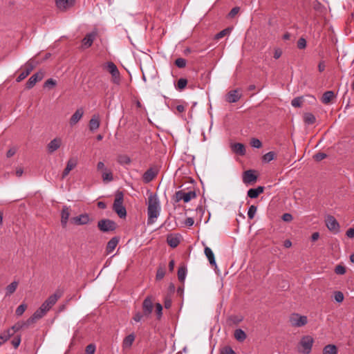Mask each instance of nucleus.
<instances>
[{
    "label": "nucleus",
    "mask_w": 354,
    "mask_h": 354,
    "mask_svg": "<svg viewBox=\"0 0 354 354\" xmlns=\"http://www.w3.org/2000/svg\"><path fill=\"white\" fill-rule=\"evenodd\" d=\"M147 205V224H153L161 212L160 202L156 194L150 192L148 196Z\"/></svg>",
    "instance_id": "1"
},
{
    "label": "nucleus",
    "mask_w": 354,
    "mask_h": 354,
    "mask_svg": "<svg viewBox=\"0 0 354 354\" xmlns=\"http://www.w3.org/2000/svg\"><path fill=\"white\" fill-rule=\"evenodd\" d=\"M61 295L55 293L50 295L37 309L33 315L27 320V324L35 322L37 319L42 318L46 313L56 304Z\"/></svg>",
    "instance_id": "2"
},
{
    "label": "nucleus",
    "mask_w": 354,
    "mask_h": 354,
    "mask_svg": "<svg viewBox=\"0 0 354 354\" xmlns=\"http://www.w3.org/2000/svg\"><path fill=\"white\" fill-rule=\"evenodd\" d=\"M313 343V337L310 335L303 336L297 344V351L302 354H309L312 351Z\"/></svg>",
    "instance_id": "3"
},
{
    "label": "nucleus",
    "mask_w": 354,
    "mask_h": 354,
    "mask_svg": "<svg viewBox=\"0 0 354 354\" xmlns=\"http://www.w3.org/2000/svg\"><path fill=\"white\" fill-rule=\"evenodd\" d=\"M123 194L120 192L115 195V198L113 203V210L120 218H124L127 215V211L123 205Z\"/></svg>",
    "instance_id": "4"
},
{
    "label": "nucleus",
    "mask_w": 354,
    "mask_h": 354,
    "mask_svg": "<svg viewBox=\"0 0 354 354\" xmlns=\"http://www.w3.org/2000/svg\"><path fill=\"white\" fill-rule=\"evenodd\" d=\"M196 192L194 191L185 192L183 190H179L176 192L174 195V201L178 203L180 201H183L185 203L189 202L192 199L196 198Z\"/></svg>",
    "instance_id": "5"
},
{
    "label": "nucleus",
    "mask_w": 354,
    "mask_h": 354,
    "mask_svg": "<svg viewBox=\"0 0 354 354\" xmlns=\"http://www.w3.org/2000/svg\"><path fill=\"white\" fill-rule=\"evenodd\" d=\"M289 322L292 326L301 327L308 323V318L305 315H301L298 313H292L289 317Z\"/></svg>",
    "instance_id": "6"
},
{
    "label": "nucleus",
    "mask_w": 354,
    "mask_h": 354,
    "mask_svg": "<svg viewBox=\"0 0 354 354\" xmlns=\"http://www.w3.org/2000/svg\"><path fill=\"white\" fill-rule=\"evenodd\" d=\"M97 227L103 232L113 231L116 228V224L110 219H102L98 221Z\"/></svg>",
    "instance_id": "7"
},
{
    "label": "nucleus",
    "mask_w": 354,
    "mask_h": 354,
    "mask_svg": "<svg viewBox=\"0 0 354 354\" xmlns=\"http://www.w3.org/2000/svg\"><path fill=\"white\" fill-rule=\"evenodd\" d=\"M106 68L109 72L111 73L113 77V82L114 84H118L120 83V72L116 66V65L112 62H109L106 64Z\"/></svg>",
    "instance_id": "8"
},
{
    "label": "nucleus",
    "mask_w": 354,
    "mask_h": 354,
    "mask_svg": "<svg viewBox=\"0 0 354 354\" xmlns=\"http://www.w3.org/2000/svg\"><path fill=\"white\" fill-rule=\"evenodd\" d=\"M325 223L327 228L334 233L339 232V225L335 218L333 216L328 215L326 217Z\"/></svg>",
    "instance_id": "9"
},
{
    "label": "nucleus",
    "mask_w": 354,
    "mask_h": 354,
    "mask_svg": "<svg viewBox=\"0 0 354 354\" xmlns=\"http://www.w3.org/2000/svg\"><path fill=\"white\" fill-rule=\"evenodd\" d=\"M25 66L26 69L19 74V75L17 77L16 80L17 82H19L24 80L30 73V72L35 68V64L33 61L30 59L26 62Z\"/></svg>",
    "instance_id": "10"
},
{
    "label": "nucleus",
    "mask_w": 354,
    "mask_h": 354,
    "mask_svg": "<svg viewBox=\"0 0 354 354\" xmlns=\"http://www.w3.org/2000/svg\"><path fill=\"white\" fill-rule=\"evenodd\" d=\"M44 77V73L43 71H39L35 74L32 75L26 83V88L30 89L32 88L35 84L41 81Z\"/></svg>",
    "instance_id": "11"
},
{
    "label": "nucleus",
    "mask_w": 354,
    "mask_h": 354,
    "mask_svg": "<svg viewBox=\"0 0 354 354\" xmlns=\"http://www.w3.org/2000/svg\"><path fill=\"white\" fill-rule=\"evenodd\" d=\"M153 304L152 299L150 297L145 299L142 303L143 315L148 317L153 311Z\"/></svg>",
    "instance_id": "12"
},
{
    "label": "nucleus",
    "mask_w": 354,
    "mask_h": 354,
    "mask_svg": "<svg viewBox=\"0 0 354 354\" xmlns=\"http://www.w3.org/2000/svg\"><path fill=\"white\" fill-rule=\"evenodd\" d=\"M72 221L78 225H83L89 223L91 220L88 214H82L77 216H75L72 218Z\"/></svg>",
    "instance_id": "13"
},
{
    "label": "nucleus",
    "mask_w": 354,
    "mask_h": 354,
    "mask_svg": "<svg viewBox=\"0 0 354 354\" xmlns=\"http://www.w3.org/2000/svg\"><path fill=\"white\" fill-rule=\"evenodd\" d=\"M70 215V207L66 205L63 206L62 209L61 211V224L62 227H64L67 225Z\"/></svg>",
    "instance_id": "14"
},
{
    "label": "nucleus",
    "mask_w": 354,
    "mask_h": 354,
    "mask_svg": "<svg viewBox=\"0 0 354 354\" xmlns=\"http://www.w3.org/2000/svg\"><path fill=\"white\" fill-rule=\"evenodd\" d=\"M97 34L95 32H92L86 35L82 41V46L85 48H89L93 43Z\"/></svg>",
    "instance_id": "15"
},
{
    "label": "nucleus",
    "mask_w": 354,
    "mask_h": 354,
    "mask_svg": "<svg viewBox=\"0 0 354 354\" xmlns=\"http://www.w3.org/2000/svg\"><path fill=\"white\" fill-rule=\"evenodd\" d=\"M257 176L252 170H248L243 173V181L245 184L253 183L257 180Z\"/></svg>",
    "instance_id": "16"
},
{
    "label": "nucleus",
    "mask_w": 354,
    "mask_h": 354,
    "mask_svg": "<svg viewBox=\"0 0 354 354\" xmlns=\"http://www.w3.org/2000/svg\"><path fill=\"white\" fill-rule=\"evenodd\" d=\"M84 115V110L82 108L77 109L75 112L72 115L70 118V125L71 127L75 125L82 118Z\"/></svg>",
    "instance_id": "17"
},
{
    "label": "nucleus",
    "mask_w": 354,
    "mask_h": 354,
    "mask_svg": "<svg viewBox=\"0 0 354 354\" xmlns=\"http://www.w3.org/2000/svg\"><path fill=\"white\" fill-rule=\"evenodd\" d=\"M62 145V139L60 138H55L52 140L47 145V149L49 153H53L57 151Z\"/></svg>",
    "instance_id": "18"
},
{
    "label": "nucleus",
    "mask_w": 354,
    "mask_h": 354,
    "mask_svg": "<svg viewBox=\"0 0 354 354\" xmlns=\"http://www.w3.org/2000/svg\"><path fill=\"white\" fill-rule=\"evenodd\" d=\"M77 164V159L74 158H70L66 163V167L62 173V178H64L66 176H68L69 172L76 167Z\"/></svg>",
    "instance_id": "19"
},
{
    "label": "nucleus",
    "mask_w": 354,
    "mask_h": 354,
    "mask_svg": "<svg viewBox=\"0 0 354 354\" xmlns=\"http://www.w3.org/2000/svg\"><path fill=\"white\" fill-rule=\"evenodd\" d=\"M75 0H56V6L59 10L65 11L71 7Z\"/></svg>",
    "instance_id": "20"
},
{
    "label": "nucleus",
    "mask_w": 354,
    "mask_h": 354,
    "mask_svg": "<svg viewBox=\"0 0 354 354\" xmlns=\"http://www.w3.org/2000/svg\"><path fill=\"white\" fill-rule=\"evenodd\" d=\"M241 95L237 90H232L225 95V100L230 103H234L239 100Z\"/></svg>",
    "instance_id": "21"
},
{
    "label": "nucleus",
    "mask_w": 354,
    "mask_h": 354,
    "mask_svg": "<svg viewBox=\"0 0 354 354\" xmlns=\"http://www.w3.org/2000/svg\"><path fill=\"white\" fill-rule=\"evenodd\" d=\"M100 121L98 115H94L89 121V129L91 131H94L100 127Z\"/></svg>",
    "instance_id": "22"
},
{
    "label": "nucleus",
    "mask_w": 354,
    "mask_h": 354,
    "mask_svg": "<svg viewBox=\"0 0 354 354\" xmlns=\"http://www.w3.org/2000/svg\"><path fill=\"white\" fill-rule=\"evenodd\" d=\"M157 173L152 169H147L143 174L142 178L145 183L151 182L156 176Z\"/></svg>",
    "instance_id": "23"
},
{
    "label": "nucleus",
    "mask_w": 354,
    "mask_h": 354,
    "mask_svg": "<svg viewBox=\"0 0 354 354\" xmlns=\"http://www.w3.org/2000/svg\"><path fill=\"white\" fill-rule=\"evenodd\" d=\"M180 236L178 235H169L167 238V242L168 245L174 248L178 245L180 243Z\"/></svg>",
    "instance_id": "24"
},
{
    "label": "nucleus",
    "mask_w": 354,
    "mask_h": 354,
    "mask_svg": "<svg viewBox=\"0 0 354 354\" xmlns=\"http://www.w3.org/2000/svg\"><path fill=\"white\" fill-rule=\"evenodd\" d=\"M232 150L235 153L244 156L245 154V146L241 143H234L231 146Z\"/></svg>",
    "instance_id": "25"
},
{
    "label": "nucleus",
    "mask_w": 354,
    "mask_h": 354,
    "mask_svg": "<svg viewBox=\"0 0 354 354\" xmlns=\"http://www.w3.org/2000/svg\"><path fill=\"white\" fill-rule=\"evenodd\" d=\"M135 340V335L133 334H130L127 335L123 340L122 342V348L124 350L129 349L132 346L133 342Z\"/></svg>",
    "instance_id": "26"
},
{
    "label": "nucleus",
    "mask_w": 354,
    "mask_h": 354,
    "mask_svg": "<svg viewBox=\"0 0 354 354\" xmlns=\"http://www.w3.org/2000/svg\"><path fill=\"white\" fill-rule=\"evenodd\" d=\"M204 252H205V256L208 259L209 263L212 266H216L214 254L212 250H211V248H209V247H205V250H204Z\"/></svg>",
    "instance_id": "27"
},
{
    "label": "nucleus",
    "mask_w": 354,
    "mask_h": 354,
    "mask_svg": "<svg viewBox=\"0 0 354 354\" xmlns=\"http://www.w3.org/2000/svg\"><path fill=\"white\" fill-rule=\"evenodd\" d=\"M102 178L104 183L112 181L113 180L112 171L106 167V169L102 172Z\"/></svg>",
    "instance_id": "28"
},
{
    "label": "nucleus",
    "mask_w": 354,
    "mask_h": 354,
    "mask_svg": "<svg viewBox=\"0 0 354 354\" xmlns=\"http://www.w3.org/2000/svg\"><path fill=\"white\" fill-rule=\"evenodd\" d=\"M118 243V239L116 237L112 238L107 243L106 248V252L108 254L111 253L116 248Z\"/></svg>",
    "instance_id": "29"
},
{
    "label": "nucleus",
    "mask_w": 354,
    "mask_h": 354,
    "mask_svg": "<svg viewBox=\"0 0 354 354\" xmlns=\"http://www.w3.org/2000/svg\"><path fill=\"white\" fill-rule=\"evenodd\" d=\"M335 93L332 91H328L325 92L322 97V103L327 104L330 102V101L334 98Z\"/></svg>",
    "instance_id": "30"
},
{
    "label": "nucleus",
    "mask_w": 354,
    "mask_h": 354,
    "mask_svg": "<svg viewBox=\"0 0 354 354\" xmlns=\"http://www.w3.org/2000/svg\"><path fill=\"white\" fill-rule=\"evenodd\" d=\"M234 338L240 342H243L247 337L245 333L241 328L236 329L234 333Z\"/></svg>",
    "instance_id": "31"
},
{
    "label": "nucleus",
    "mask_w": 354,
    "mask_h": 354,
    "mask_svg": "<svg viewBox=\"0 0 354 354\" xmlns=\"http://www.w3.org/2000/svg\"><path fill=\"white\" fill-rule=\"evenodd\" d=\"M337 348L334 344H328L323 348V354H337Z\"/></svg>",
    "instance_id": "32"
},
{
    "label": "nucleus",
    "mask_w": 354,
    "mask_h": 354,
    "mask_svg": "<svg viewBox=\"0 0 354 354\" xmlns=\"http://www.w3.org/2000/svg\"><path fill=\"white\" fill-rule=\"evenodd\" d=\"M304 121L308 125L313 124L316 122L315 115L311 113H306L304 115Z\"/></svg>",
    "instance_id": "33"
},
{
    "label": "nucleus",
    "mask_w": 354,
    "mask_h": 354,
    "mask_svg": "<svg viewBox=\"0 0 354 354\" xmlns=\"http://www.w3.org/2000/svg\"><path fill=\"white\" fill-rule=\"evenodd\" d=\"M25 323H17L15 325H13L11 328L6 330L5 331H10V334H12V337L14 335V334L20 330L25 325Z\"/></svg>",
    "instance_id": "34"
},
{
    "label": "nucleus",
    "mask_w": 354,
    "mask_h": 354,
    "mask_svg": "<svg viewBox=\"0 0 354 354\" xmlns=\"http://www.w3.org/2000/svg\"><path fill=\"white\" fill-rule=\"evenodd\" d=\"M17 286L18 283L17 281H13L10 284H9L6 288V295H10L11 294L15 292V290H17Z\"/></svg>",
    "instance_id": "35"
},
{
    "label": "nucleus",
    "mask_w": 354,
    "mask_h": 354,
    "mask_svg": "<svg viewBox=\"0 0 354 354\" xmlns=\"http://www.w3.org/2000/svg\"><path fill=\"white\" fill-rule=\"evenodd\" d=\"M11 337L12 334H10V331H3L0 334V346L6 342Z\"/></svg>",
    "instance_id": "36"
},
{
    "label": "nucleus",
    "mask_w": 354,
    "mask_h": 354,
    "mask_svg": "<svg viewBox=\"0 0 354 354\" xmlns=\"http://www.w3.org/2000/svg\"><path fill=\"white\" fill-rule=\"evenodd\" d=\"M187 275V269L185 267H180L178 270V277L179 281L183 282Z\"/></svg>",
    "instance_id": "37"
},
{
    "label": "nucleus",
    "mask_w": 354,
    "mask_h": 354,
    "mask_svg": "<svg viewBox=\"0 0 354 354\" xmlns=\"http://www.w3.org/2000/svg\"><path fill=\"white\" fill-rule=\"evenodd\" d=\"M276 153L274 151H269L268 153L263 155L262 160L265 162H269L275 158Z\"/></svg>",
    "instance_id": "38"
},
{
    "label": "nucleus",
    "mask_w": 354,
    "mask_h": 354,
    "mask_svg": "<svg viewBox=\"0 0 354 354\" xmlns=\"http://www.w3.org/2000/svg\"><path fill=\"white\" fill-rule=\"evenodd\" d=\"M118 161L121 165H129L131 162V159L127 155H121L118 156Z\"/></svg>",
    "instance_id": "39"
},
{
    "label": "nucleus",
    "mask_w": 354,
    "mask_h": 354,
    "mask_svg": "<svg viewBox=\"0 0 354 354\" xmlns=\"http://www.w3.org/2000/svg\"><path fill=\"white\" fill-rule=\"evenodd\" d=\"M243 320L242 315H232L229 318V321L233 324H238Z\"/></svg>",
    "instance_id": "40"
},
{
    "label": "nucleus",
    "mask_w": 354,
    "mask_h": 354,
    "mask_svg": "<svg viewBox=\"0 0 354 354\" xmlns=\"http://www.w3.org/2000/svg\"><path fill=\"white\" fill-rule=\"evenodd\" d=\"M304 102V97H297L294 98L291 101V105L294 107H300L301 106Z\"/></svg>",
    "instance_id": "41"
},
{
    "label": "nucleus",
    "mask_w": 354,
    "mask_h": 354,
    "mask_svg": "<svg viewBox=\"0 0 354 354\" xmlns=\"http://www.w3.org/2000/svg\"><path fill=\"white\" fill-rule=\"evenodd\" d=\"M26 308H27V306H26V304H21V305H19V306L17 308V309H16V310H15V314H16V315H17V316H21V315L24 314V313L25 312V310H26Z\"/></svg>",
    "instance_id": "42"
},
{
    "label": "nucleus",
    "mask_w": 354,
    "mask_h": 354,
    "mask_svg": "<svg viewBox=\"0 0 354 354\" xmlns=\"http://www.w3.org/2000/svg\"><path fill=\"white\" fill-rule=\"evenodd\" d=\"M257 207L254 205H251L248 212V216L250 219H252L257 212Z\"/></svg>",
    "instance_id": "43"
},
{
    "label": "nucleus",
    "mask_w": 354,
    "mask_h": 354,
    "mask_svg": "<svg viewBox=\"0 0 354 354\" xmlns=\"http://www.w3.org/2000/svg\"><path fill=\"white\" fill-rule=\"evenodd\" d=\"M165 268L163 267H159L158 269L157 270V272H156V279L161 280L165 277Z\"/></svg>",
    "instance_id": "44"
},
{
    "label": "nucleus",
    "mask_w": 354,
    "mask_h": 354,
    "mask_svg": "<svg viewBox=\"0 0 354 354\" xmlns=\"http://www.w3.org/2000/svg\"><path fill=\"white\" fill-rule=\"evenodd\" d=\"M187 84V80H186V79H184V78H180V79L178 80L177 87H178V88H179L180 90L184 89V88L186 87Z\"/></svg>",
    "instance_id": "45"
},
{
    "label": "nucleus",
    "mask_w": 354,
    "mask_h": 354,
    "mask_svg": "<svg viewBox=\"0 0 354 354\" xmlns=\"http://www.w3.org/2000/svg\"><path fill=\"white\" fill-rule=\"evenodd\" d=\"M344 298V295L342 292H340V291L335 292L334 299L337 302L341 303L342 301H343Z\"/></svg>",
    "instance_id": "46"
},
{
    "label": "nucleus",
    "mask_w": 354,
    "mask_h": 354,
    "mask_svg": "<svg viewBox=\"0 0 354 354\" xmlns=\"http://www.w3.org/2000/svg\"><path fill=\"white\" fill-rule=\"evenodd\" d=\"M251 146L254 148L259 149L262 146L261 142L257 138H252L250 142Z\"/></svg>",
    "instance_id": "47"
},
{
    "label": "nucleus",
    "mask_w": 354,
    "mask_h": 354,
    "mask_svg": "<svg viewBox=\"0 0 354 354\" xmlns=\"http://www.w3.org/2000/svg\"><path fill=\"white\" fill-rule=\"evenodd\" d=\"M186 60L184 58H178L175 61V64L178 68H184L186 66Z\"/></svg>",
    "instance_id": "48"
},
{
    "label": "nucleus",
    "mask_w": 354,
    "mask_h": 354,
    "mask_svg": "<svg viewBox=\"0 0 354 354\" xmlns=\"http://www.w3.org/2000/svg\"><path fill=\"white\" fill-rule=\"evenodd\" d=\"M20 343H21V336L20 335H17L16 337H15L11 341V344H12V346H14L15 348H17L19 347V346L20 345Z\"/></svg>",
    "instance_id": "49"
},
{
    "label": "nucleus",
    "mask_w": 354,
    "mask_h": 354,
    "mask_svg": "<svg viewBox=\"0 0 354 354\" xmlns=\"http://www.w3.org/2000/svg\"><path fill=\"white\" fill-rule=\"evenodd\" d=\"M17 149H17V147H10L8 150V151L6 153V157L8 158H10L12 157L16 153V152L17 151Z\"/></svg>",
    "instance_id": "50"
},
{
    "label": "nucleus",
    "mask_w": 354,
    "mask_h": 354,
    "mask_svg": "<svg viewBox=\"0 0 354 354\" xmlns=\"http://www.w3.org/2000/svg\"><path fill=\"white\" fill-rule=\"evenodd\" d=\"M221 354H236V353L231 347L225 346L221 349Z\"/></svg>",
    "instance_id": "51"
},
{
    "label": "nucleus",
    "mask_w": 354,
    "mask_h": 354,
    "mask_svg": "<svg viewBox=\"0 0 354 354\" xmlns=\"http://www.w3.org/2000/svg\"><path fill=\"white\" fill-rule=\"evenodd\" d=\"M95 351V345L93 344H88L86 348V354H94Z\"/></svg>",
    "instance_id": "52"
},
{
    "label": "nucleus",
    "mask_w": 354,
    "mask_h": 354,
    "mask_svg": "<svg viewBox=\"0 0 354 354\" xmlns=\"http://www.w3.org/2000/svg\"><path fill=\"white\" fill-rule=\"evenodd\" d=\"M230 28H226V29L221 30L218 34H216V39H219L223 37L227 34H228L230 32Z\"/></svg>",
    "instance_id": "53"
},
{
    "label": "nucleus",
    "mask_w": 354,
    "mask_h": 354,
    "mask_svg": "<svg viewBox=\"0 0 354 354\" xmlns=\"http://www.w3.org/2000/svg\"><path fill=\"white\" fill-rule=\"evenodd\" d=\"M335 272L337 274H344L346 272V269L343 266L338 265L335 267Z\"/></svg>",
    "instance_id": "54"
},
{
    "label": "nucleus",
    "mask_w": 354,
    "mask_h": 354,
    "mask_svg": "<svg viewBox=\"0 0 354 354\" xmlns=\"http://www.w3.org/2000/svg\"><path fill=\"white\" fill-rule=\"evenodd\" d=\"M306 46V41L304 38H300L297 41V47L299 49H304Z\"/></svg>",
    "instance_id": "55"
},
{
    "label": "nucleus",
    "mask_w": 354,
    "mask_h": 354,
    "mask_svg": "<svg viewBox=\"0 0 354 354\" xmlns=\"http://www.w3.org/2000/svg\"><path fill=\"white\" fill-rule=\"evenodd\" d=\"M156 314H157L158 318H160L162 315V306L160 303L156 304Z\"/></svg>",
    "instance_id": "56"
},
{
    "label": "nucleus",
    "mask_w": 354,
    "mask_h": 354,
    "mask_svg": "<svg viewBox=\"0 0 354 354\" xmlns=\"http://www.w3.org/2000/svg\"><path fill=\"white\" fill-rule=\"evenodd\" d=\"M248 196L251 198H255L258 197L257 192L255 190V189H250L248 191Z\"/></svg>",
    "instance_id": "57"
},
{
    "label": "nucleus",
    "mask_w": 354,
    "mask_h": 354,
    "mask_svg": "<svg viewBox=\"0 0 354 354\" xmlns=\"http://www.w3.org/2000/svg\"><path fill=\"white\" fill-rule=\"evenodd\" d=\"M326 157V154L324 153H318L314 156V159L317 161H321Z\"/></svg>",
    "instance_id": "58"
},
{
    "label": "nucleus",
    "mask_w": 354,
    "mask_h": 354,
    "mask_svg": "<svg viewBox=\"0 0 354 354\" xmlns=\"http://www.w3.org/2000/svg\"><path fill=\"white\" fill-rule=\"evenodd\" d=\"M240 8L239 7L233 8L228 14L229 17L233 18L239 12Z\"/></svg>",
    "instance_id": "59"
},
{
    "label": "nucleus",
    "mask_w": 354,
    "mask_h": 354,
    "mask_svg": "<svg viewBox=\"0 0 354 354\" xmlns=\"http://www.w3.org/2000/svg\"><path fill=\"white\" fill-rule=\"evenodd\" d=\"M142 317H143V315H142L141 313H140V312H137V313L134 315V316H133V321H135L136 322H140V321H141V319H142Z\"/></svg>",
    "instance_id": "60"
},
{
    "label": "nucleus",
    "mask_w": 354,
    "mask_h": 354,
    "mask_svg": "<svg viewBox=\"0 0 354 354\" xmlns=\"http://www.w3.org/2000/svg\"><path fill=\"white\" fill-rule=\"evenodd\" d=\"M105 169H106V167L105 166L104 163L101 161L98 162L97 164V171L102 172Z\"/></svg>",
    "instance_id": "61"
},
{
    "label": "nucleus",
    "mask_w": 354,
    "mask_h": 354,
    "mask_svg": "<svg viewBox=\"0 0 354 354\" xmlns=\"http://www.w3.org/2000/svg\"><path fill=\"white\" fill-rule=\"evenodd\" d=\"M282 219L284 221L290 222L292 220V216L289 213H286L282 216Z\"/></svg>",
    "instance_id": "62"
},
{
    "label": "nucleus",
    "mask_w": 354,
    "mask_h": 354,
    "mask_svg": "<svg viewBox=\"0 0 354 354\" xmlns=\"http://www.w3.org/2000/svg\"><path fill=\"white\" fill-rule=\"evenodd\" d=\"M56 85V81L53 79H48L46 81L44 86H54Z\"/></svg>",
    "instance_id": "63"
},
{
    "label": "nucleus",
    "mask_w": 354,
    "mask_h": 354,
    "mask_svg": "<svg viewBox=\"0 0 354 354\" xmlns=\"http://www.w3.org/2000/svg\"><path fill=\"white\" fill-rule=\"evenodd\" d=\"M346 234L348 238H354V228H349Z\"/></svg>",
    "instance_id": "64"
}]
</instances>
